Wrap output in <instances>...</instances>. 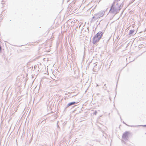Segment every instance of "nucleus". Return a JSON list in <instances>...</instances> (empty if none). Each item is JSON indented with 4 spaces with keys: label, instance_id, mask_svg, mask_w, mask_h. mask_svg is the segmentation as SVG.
Returning <instances> with one entry per match:
<instances>
[{
    "label": "nucleus",
    "instance_id": "obj_4",
    "mask_svg": "<svg viewBox=\"0 0 146 146\" xmlns=\"http://www.w3.org/2000/svg\"><path fill=\"white\" fill-rule=\"evenodd\" d=\"M134 32V30H131L130 31L129 34H132Z\"/></svg>",
    "mask_w": 146,
    "mask_h": 146
},
{
    "label": "nucleus",
    "instance_id": "obj_2",
    "mask_svg": "<svg viewBox=\"0 0 146 146\" xmlns=\"http://www.w3.org/2000/svg\"><path fill=\"white\" fill-rule=\"evenodd\" d=\"M76 103L75 102H70L68 104L67 106L69 107L70 106H71L72 105H74V104H75Z\"/></svg>",
    "mask_w": 146,
    "mask_h": 146
},
{
    "label": "nucleus",
    "instance_id": "obj_1",
    "mask_svg": "<svg viewBox=\"0 0 146 146\" xmlns=\"http://www.w3.org/2000/svg\"><path fill=\"white\" fill-rule=\"evenodd\" d=\"M103 33L99 31L98 32L96 35L94 37L93 40V43L95 44L98 42L100 40L103 35Z\"/></svg>",
    "mask_w": 146,
    "mask_h": 146
},
{
    "label": "nucleus",
    "instance_id": "obj_5",
    "mask_svg": "<svg viewBox=\"0 0 146 146\" xmlns=\"http://www.w3.org/2000/svg\"><path fill=\"white\" fill-rule=\"evenodd\" d=\"M1 46H0V52L1 51Z\"/></svg>",
    "mask_w": 146,
    "mask_h": 146
},
{
    "label": "nucleus",
    "instance_id": "obj_3",
    "mask_svg": "<svg viewBox=\"0 0 146 146\" xmlns=\"http://www.w3.org/2000/svg\"><path fill=\"white\" fill-rule=\"evenodd\" d=\"M128 135V133H124L123 136V137H126V136H127Z\"/></svg>",
    "mask_w": 146,
    "mask_h": 146
}]
</instances>
